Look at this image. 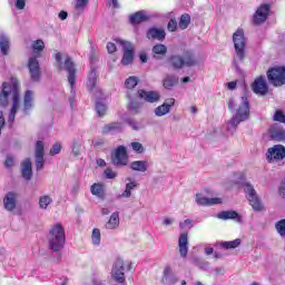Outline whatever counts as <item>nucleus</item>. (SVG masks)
<instances>
[{
	"label": "nucleus",
	"mask_w": 285,
	"mask_h": 285,
	"mask_svg": "<svg viewBox=\"0 0 285 285\" xmlns=\"http://www.w3.org/2000/svg\"><path fill=\"white\" fill-rule=\"evenodd\" d=\"M8 101H11L8 121L12 124L17 112H19V108H21V100L19 98V80L16 78H11L9 81L2 83L0 105L8 106Z\"/></svg>",
	"instance_id": "1"
},
{
	"label": "nucleus",
	"mask_w": 285,
	"mask_h": 285,
	"mask_svg": "<svg viewBox=\"0 0 285 285\" xmlns=\"http://www.w3.org/2000/svg\"><path fill=\"white\" fill-rule=\"evenodd\" d=\"M229 110H235L233 118L227 121L228 132H235L237 130V125L242 121H247L250 117V106L248 105V97L243 96L239 99L230 98L228 101Z\"/></svg>",
	"instance_id": "2"
},
{
	"label": "nucleus",
	"mask_w": 285,
	"mask_h": 285,
	"mask_svg": "<svg viewBox=\"0 0 285 285\" xmlns=\"http://www.w3.org/2000/svg\"><path fill=\"white\" fill-rule=\"evenodd\" d=\"M47 239L49 248L55 253L63 249V246H66V229L63 228V225H61V223L52 225Z\"/></svg>",
	"instance_id": "3"
},
{
	"label": "nucleus",
	"mask_w": 285,
	"mask_h": 285,
	"mask_svg": "<svg viewBox=\"0 0 285 285\" xmlns=\"http://www.w3.org/2000/svg\"><path fill=\"white\" fill-rule=\"evenodd\" d=\"M233 42L237 59H239V61H244V57L246 55V38L244 37L243 29H237L233 35Z\"/></svg>",
	"instance_id": "4"
},
{
	"label": "nucleus",
	"mask_w": 285,
	"mask_h": 285,
	"mask_svg": "<svg viewBox=\"0 0 285 285\" xmlns=\"http://www.w3.org/2000/svg\"><path fill=\"white\" fill-rule=\"evenodd\" d=\"M110 275L117 284H126V264L124 259L118 258L114 262Z\"/></svg>",
	"instance_id": "5"
},
{
	"label": "nucleus",
	"mask_w": 285,
	"mask_h": 285,
	"mask_svg": "<svg viewBox=\"0 0 285 285\" xmlns=\"http://www.w3.org/2000/svg\"><path fill=\"white\" fill-rule=\"evenodd\" d=\"M267 79L272 86L285 85V67H273L267 71Z\"/></svg>",
	"instance_id": "6"
},
{
	"label": "nucleus",
	"mask_w": 285,
	"mask_h": 285,
	"mask_svg": "<svg viewBox=\"0 0 285 285\" xmlns=\"http://www.w3.org/2000/svg\"><path fill=\"white\" fill-rule=\"evenodd\" d=\"M244 190L247 195V199H248L253 210H255L256 213L264 210V205L262 204L259 196H257V191H255V188H253V185L245 184Z\"/></svg>",
	"instance_id": "7"
},
{
	"label": "nucleus",
	"mask_w": 285,
	"mask_h": 285,
	"mask_svg": "<svg viewBox=\"0 0 285 285\" xmlns=\"http://www.w3.org/2000/svg\"><path fill=\"white\" fill-rule=\"evenodd\" d=\"M285 158V147L284 145H275L267 149L266 159L269 164H277Z\"/></svg>",
	"instance_id": "8"
},
{
	"label": "nucleus",
	"mask_w": 285,
	"mask_h": 285,
	"mask_svg": "<svg viewBox=\"0 0 285 285\" xmlns=\"http://www.w3.org/2000/svg\"><path fill=\"white\" fill-rule=\"evenodd\" d=\"M206 195H208V191L206 190L196 194V204L198 206H217L224 203L223 198H219V197L208 198Z\"/></svg>",
	"instance_id": "9"
},
{
	"label": "nucleus",
	"mask_w": 285,
	"mask_h": 285,
	"mask_svg": "<svg viewBox=\"0 0 285 285\" xmlns=\"http://www.w3.org/2000/svg\"><path fill=\"white\" fill-rule=\"evenodd\" d=\"M271 13V6L269 4H261L256 12L254 13L253 22L256 26H259V23H264L266 19H268V14Z\"/></svg>",
	"instance_id": "10"
},
{
	"label": "nucleus",
	"mask_w": 285,
	"mask_h": 285,
	"mask_svg": "<svg viewBox=\"0 0 285 285\" xmlns=\"http://www.w3.org/2000/svg\"><path fill=\"white\" fill-rule=\"evenodd\" d=\"M117 43L122 47L124 57L121 60L122 66H128L132 63L134 53H132V45L128 41L118 40Z\"/></svg>",
	"instance_id": "11"
},
{
	"label": "nucleus",
	"mask_w": 285,
	"mask_h": 285,
	"mask_svg": "<svg viewBox=\"0 0 285 285\" xmlns=\"http://www.w3.org/2000/svg\"><path fill=\"white\" fill-rule=\"evenodd\" d=\"M252 89L256 95H266L268 92V83L266 82V78L263 76L257 77L252 83Z\"/></svg>",
	"instance_id": "12"
},
{
	"label": "nucleus",
	"mask_w": 285,
	"mask_h": 285,
	"mask_svg": "<svg viewBox=\"0 0 285 285\" xmlns=\"http://www.w3.org/2000/svg\"><path fill=\"white\" fill-rule=\"evenodd\" d=\"M112 163L115 166H127L128 165V154L126 151V147L119 146L112 158Z\"/></svg>",
	"instance_id": "13"
},
{
	"label": "nucleus",
	"mask_w": 285,
	"mask_h": 285,
	"mask_svg": "<svg viewBox=\"0 0 285 285\" xmlns=\"http://www.w3.org/2000/svg\"><path fill=\"white\" fill-rule=\"evenodd\" d=\"M19 195L14 191H9L4 195L3 206L6 210L12 212L17 208V199Z\"/></svg>",
	"instance_id": "14"
},
{
	"label": "nucleus",
	"mask_w": 285,
	"mask_h": 285,
	"mask_svg": "<svg viewBox=\"0 0 285 285\" xmlns=\"http://www.w3.org/2000/svg\"><path fill=\"white\" fill-rule=\"evenodd\" d=\"M28 68L31 75V79L33 81H39L41 71L39 70V61H37V58H33V57L29 58Z\"/></svg>",
	"instance_id": "15"
},
{
	"label": "nucleus",
	"mask_w": 285,
	"mask_h": 285,
	"mask_svg": "<svg viewBox=\"0 0 285 285\" xmlns=\"http://www.w3.org/2000/svg\"><path fill=\"white\" fill-rule=\"evenodd\" d=\"M63 69L68 72V82L70 83L71 88H75V81H77V77L75 76V63H72L70 58L66 59Z\"/></svg>",
	"instance_id": "16"
},
{
	"label": "nucleus",
	"mask_w": 285,
	"mask_h": 285,
	"mask_svg": "<svg viewBox=\"0 0 285 285\" xmlns=\"http://www.w3.org/2000/svg\"><path fill=\"white\" fill-rule=\"evenodd\" d=\"M36 168L37 170L43 168V141L41 140L36 142Z\"/></svg>",
	"instance_id": "17"
},
{
	"label": "nucleus",
	"mask_w": 285,
	"mask_h": 285,
	"mask_svg": "<svg viewBox=\"0 0 285 285\" xmlns=\"http://www.w3.org/2000/svg\"><path fill=\"white\" fill-rule=\"evenodd\" d=\"M138 97H140V99H144L145 101H148L149 104H155L160 99L159 92L157 91L139 90Z\"/></svg>",
	"instance_id": "18"
},
{
	"label": "nucleus",
	"mask_w": 285,
	"mask_h": 285,
	"mask_svg": "<svg viewBox=\"0 0 285 285\" xmlns=\"http://www.w3.org/2000/svg\"><path fill=\"white\" fill-rule=\"evenodd\" d=\"M126 181L127 184L125 190L119 197L124 199H129V197H132V190H135V188H137L139 184H137L136 180L130 177L126 178Z\"/></svg>",
	"instance_id": "19"
},
{
	"label": "nucleus",
	"mask_w": 285,
	"mask_h": 285,
	"mask_svg": "<svg viewBox=\"0 0 285 285\" xmlns=\"http://www.w3.org/2000/svg\"><path fill=\"white\" fill-rule=\"evenodd\" d=\"M173 106H175V98H170L167 100V104H163V105L158 106L155 109L156 117H164V115H168V112H170V108H173Z\"/></svg>",
	"instance_id": "20"
},
{
	"label": "nucleus",
	"mask_w": 285,
	"mask_h": 285,
	"mask_svg": "<svg viewBox=\"0 0 285 285\" xmlns=\"http://www.w3.org/2000/svg\"><path fill=\"white\" fill-rule=\"evenodd\" d=\"M178 248H179L180 257H186L188 255V234L187 233L180 234L178 239Z\"/></svg>",
	"instance_id": "21"
},
{
	"label": "nucleus",
	"mask_w": 285,
	"mask_h": 285,
	"mask_svg": "<svg viewBox=\"0 0 285 285\" xmlns=\"http://www.w3.org/2000/svg\"><path fill=\"white\" fill-rule=\"evenodd\" d=\"M35 106V92L32 90H27L23 98L22 112L28 114V110L32 109Z\"/></svg>",
	"instance_id": "22"
},
{
	"label": "nucleus",
	"mask_w": 285,
	"mask_h": 285,
	"mask_svg": "<svg viewBox=\"0 0 285 285\" xmlns=\"http://www.w3.org/2000/svg\"><path fill=\"white\" fill-rule=\"evenodd\" d=\"M218 219H235L238 224H242V216L235 210H226L217 214Z\"/></svg>",
	"instance_id": "23"
},
{
	"label": "nucleus",
	"mask_w": 285,
	"mask_h": 285,
	"mask_svg": "<svg viewBox=\"0 0 285 285\" xmlns=\"http://www.w3.org/2000/svg\"><path fill=\"white\" fill-rule=\"evenodd\" d=\"M21 173L23 179H27V181H29V179H32V163L30 161V159L23 160L21 165Z\"/></svg>",
	"instance_id": "24"
},
{
	"label": "nucleus",
	"mask_w": 285,
	"mask_h": 285,
	"mask_svg": "<svg viewBox=\"0 0 285 285\" xmlns=\"http://www.w3.org/2000/svg\"><path fill=\"white\" fill-rule=\"evenodd\" d=\"M149 17L146 11H138L129 17L130 23L137 26V23H142V21H148Z\"/></svg>",
	"instance_id": "25"
},
{
	"label": "nucleus",
	"mask_w": 285,
	"mask_h": 285,
	"mask_svg": "<svg viewBox=\"0 0 285 285\" xmlns=\"http://www.w3.org/2000/svg\"><path fill=\"white\" fill-rule=\"evenodd\" d=\"M147 37L149 39H158V41H161V39H166V31L164 29L153 28L147 32Z\"/></svg>",
	"instance_id": "26"
},
{
	"label": "nucleus",
	"mask_w": 285,
	"mask_h": 285,
	"mask_svg": "<svg viewBox=\"0 0 285 285\" xmlns=\"http://www.w3.org/2000/svg\"><path fill=\"white\" fill-rule=\"evenodd\" d=\"M105 226L107 230H115L116 228H119V213L111 214Z\"/></svg>",
	"instance_id": "27"
},
{
	"label": "nucleus",
	"mask_w": 285,
	"mask_h": 285,
	"mask_svg": "<svg viewBox=\"0 0 285 285\" xmlns=\"http://www.w3.org/2000/svg\"><path fill=\"white\" fill-rule=\"evenodd\" d=\"M271 137L276 141H285V130L281 127H273L271 129Z\"/></svg>",
	"instance_id": "28"
},
{
	"label": "nucleus",
	"mask_w": 285,
	"mask_h": 285,
	"mask_svg": "<svg viewBox=\"0 0 285 285\" xmlns=\"http://www.w3.org/2000/svg\"><path fill=\"white\" fill-rule=\"evenodd\" d=\"M90 190L91 195H95V197H98L99 199H104V197H106V190L101 184L91 185Z\"/></svg>",
	"instance_id": "29"
},
{
	"label": "nucleus",
	"mask_w": 285,
	"mask_h": 285,
	"mask_svg": "<svg viewBox=\"0 0 285 285\" xmlns=\"http://www.w3.org/2000/svg\"><path fill=\"white\" fill-rule=\"evenodd\" d=\"M130 168L138 173H146L148 170V163L146 160H136L131 163Z\"/></svg>",
	"instance_id": "30"
},
{
	"label": "nucleus",
	"mask_w": 285,
	"mask_h": 285,
	"mask_svg": "<svg viewBox=\"0 0 285 285\" xmlns=\"http://www.w3.org/2000/svg\"><path fill=\"white\" fill-rule=\"evenodd\" d=\"M177 83H179V78H177V76H167L163 81V86L167 90H170V88L177 86Z\"/></svg>",
	"instance_id": "31"
},
{
	"label": "nucleus",
	"mask_w": 285,
	"mask_h": 285,
	"mask_svg": "<svg viewBox=\"0 0 285 285\" xmlns=\"http://www.w3.org/2000/svg\"><path fill=\"white\" fill-rule=\"evenodd\" d=\"M0 50L2 55H8L10 50V39L6 35L0 36Z\"/></svg>",
	"instance_id": "32"
},
{
	"label": "nucleus",
	"mask_w": 285,
	"mask_h": 285,
	"mask_svg": "<svg viewBox=\"0 0 285 285\" xmlns=\"http://www.w3.org/2000/svg\"><path fill=\"white\" fill-rule=\"evenodd\" d=\"M184 63L187 67L190 66H197V58H195V55L193 52L187 51L183 55Z\"/></svg>",
	"instance_id": "33"
},
{
	"label": "nucleus",
	"mask_w": 285,
	"mask_h": 285,
	"mask_svg": "<svg viewBox=\"0 0 285 285\" xmlns=\"http://www.w3.org/2000/svg\"><path fill=\"white\" fill-rule=\"evenodd\" d=\"M174 277V274H173V266L170 265H166L164 267V271H163V282L165 284H169L170 279H173Z\"/></svg>",
	"instance_id": "34"
},
{
	"label": "nucleus",
	"mask_w": 285,
	"mask_h": 285,
	"mask_svg": "<svg viewBox=\"0 0 285 285\" xmlns=\"http://www.w3.org/2000/svg\"><path fill=\"white\" fill-rule=\"evenodd\" d=\"M95 86H97V71L91 70L87 79V88L88 90H95Z\"/></svg>",
	"instance_id": "35"
},
{
	"label": "nucleus",
	"mask_w": 285,
	"mask_h": 285,
	"mask_svg": "<svg viewBox=\"0 0 285 285\" xmlns=\"http://www.w3.org/2000/svg\"><path fill=\"white\" fill-rule=\"evenodd\" d=\"M153 52H154V57L156 58L165 57L166 52H168V48H166L165 45H156L153 48Z\"/></svg>",
	"instance_id": "36"
},
{
	"label": "nucleus",
	"mask_w": 285,
	"mask_h": 285,
	"mask_svg": "<svg viewBox=\"0 0 285 285\" xmlns=\"http://www.w3.org/2000/svg\"><path fill=\"white\" fill-rule=\"evenodd\" d=\"M50 204H52V197L43 195L39 198V208L42 210H46Z\"/></svg>",
	"instance_id": "37"
},
{
	"label": "nucleus",
	"mask_w": 285,
	"mask_h": 285,
	"mask_svg": "<svg viewBox=\"0 0 285 285\" xmlns=\"http://www.w3.org/2000/svg\"><path fill=\"white\" fill-rule=\"evenodd\" d=\"M170 63L174 68H184V56H173L170 58Z\"/></svg>",
	"instance_id": "38"
},
{
	"label": "nucleus",
	"mask_w": 285,
	"mask_h": 285,
	"mask_svg": "<svg viewBox=\"0 0 285 285\" xmlns=\"http://www.w3.org/2000/svg\"><path fill=\"white\" fill-rule=\"evenodd\" d=\"M188 26H190V16L183 14L180 17V21L178 23V28H180V30H186V28H188Z\"/></svg>",
	"instance_id": "39"
},
{
	"label": "nucleus",
	"mask_w": 285,
	"mask_h": 285,
	"mask_svg": "<svg viewBox=\"0 0 285 285\" xmlns=\"http://www.w3.org/2000/svg\"><path fill=\"white\" fill-rule=\"evenodd\" d=\"M239 244H242V240L239 238H236L234 240H230V242H223L220 243V246L223 248H237V246H239Z\"/></svg>",
	"instance_id": "40"
},
{
	"label": "nucleus",
	"mask_w": 285,
	"mask_h": 285,
	"mask_svg": "<svg viewBox=\"0 0 285 285\" xmlns=\"http://www.w3.org/2000/svg\"><path fill=\"white\" fill-rule=\"evenodd\" d=\"M91 242L95 244V246H99V244H101V232L99 228H95L92 230Z\"/></svg>",
	"instance_id": "41"
},
{
	"label": "nucleus",
	"mask_w": 285,
	"mask_h": 285,
	"mask_svg": "<svg viewBox=\"0 0 285 285\" xmlns=\"http://www.w3.org/2000/svg\"><path fill=\"white\" fill-rule=\"evenodd\" d=\"M88 1H90V0H76L75 11L83 12V10H86V8L88 7Z\"/></svg>",
	"instance_id": "42"
},
{
	"label": "nucleus",
	"mask_w": 285,
	"mask_h": 285,
	"mask_svg": "<svg viewBox=\"0 0 285 285\" xmlns=\"http://www.w3.org/2000/svg\"><path fill=\"white\" fill-rule=\"evenodd\" d=\"M139 83V79L135 76L129 77L126 81H125V86L126 88H128L129 90H132V88H135L137 85Z\"/></svg>",
	"instance_id": "43"
},
{
	"label": "nucleus",
	"mask_w": 285,
	"mask_h": 285,
	"mask_svg": "<svg viewBox=\"0 0 285 285\" xmlns=\"http://www.w3.org/2000/svg\"><path fill=\"white\" fill-rule=\"evenodd\" d=\"M124 126L120 122H112L105 127V132H112L115 130H121Z\"/></svg>",
	"instance_id": "44"
},
{
	"label": "nucleus",
	"mask_w": 285,
	"mask_h": 285,
	"mask_svg": "<svg viewBox=\"0 0 285 285\" xmlns=\"http://www.w3.org/2000/svg\"><path fill=\"white\" fill-rule=\"evenodd\" d=\"M276 230L282 236L285 235V219H282L278 223H276Z\"/></svg>",
	"instance_id": "45"
},
{
	"label": "nucleus",
	"mask_w": 285,
	"mask_h": 285,
	"mask_svg": "<svg viewBox=\"0 0 285 285\" xmlns=\"http://www.w3.org/2000/svg\"><path fill=\"white\" fill-rule=\"evenodd\" d=\"M96 110H97L98 115L100 117H102V115H106L107 107H106V105H104L101 102H97L96 104Z\"/></svg>",
	"instance_id": "46"
},
{
	"label": "nucleus",
	"mask_w": 285,
	"mask_h": 285,
	"mask_svg": "<svg viewBox=\"0 0 285 285\" xmlns=\"http://www.w3.org/2000/svg\"><path fill=\"white\" fill-rule=\"evenodd\" d=\"M33 50H37L38 52H41L46 48V45L43 43V40H37L32 45Z\"/></svg>",
	"instance_id": "47"
},
{
	"label": "nucleus",
	"mask_w": 285,
	"mask_h": 285,
	"mask_svg": "<svg viewBox=\"0 0 285 285\" xmlns=\"http://www.w3.org/2000/svg\"><path fill=\"white\" fill-rule=\"evenodd\" d=\"M179 227L181 228V230H186V228H193V222L187 218L184 222L179 223Z\"/></svg>",
	"instance_id": "48"
},
{
	"label": "nucleus",
	"mask_w": 285,
	"mask_h": 285,
	"mask_svg": "<svg viewBox=\"0 0 285 285\" xmlns=\"http://www.w3.org/2000/svg\"><path fill=\"white\" fill-rule=\"evenodd\" d=\"M274 121H281V124H285V116L282 111L277 110L274 114Z\"/></svg>",
	"instance_id": "49"
},
{
	"label": "nucleus",
	"mask_w": 285,
	"mask_h": 285,
	"mask_svg": "<svg viewBox=\"0 0 285 285\" xmlns=\"http://www.w3.org/2000/svg\"><path fill=\"white\" fill-rule=\"evenodd\" d=\"M61 153V144H55L50 149V155H59Z\"/></svg>",
	"instance_id": "50"
},
{
	"label": "nucleus",
	"mask_w": 285,
	"mask_h": 285,
	"mask_svg": "<svg viewBox=\"0 0 285 285\" xmlns=\"http://www.w3.org/2000/svg\"><path fill=\"white\" fill-rule=\"evenodd\" d=\"M131 148L135 153H144V145L140 142H131Z\"/></svg>",
	"instance_id": "51"
},
{
	"label": "nucleus",
	"mask_w": 285,
	"mask_h": 285,
	"mask_svg": "<svg viewBox=\"0 0 285 285\" xmlns=\"http://www.w3.org/2000/svg\"><path fill=\"white\" fill-rule=\"evenodd\" d=\"M105 176L107 179H115V177H117V173H115L111 168H107L105 170Z\"/></svg>",
	"instance_id": "52"
},
{
	"label": "nucleus",
	"mask_w": 285,
	"mask_h": 285,
	"mask_svg": "<svg viewBox=\"0 0 285 285\" xmlns=\"http://www.w3.org/2000/svg\"><path fill=\"white\" fill-rule=\"evenodd\" d=\"M169 32H175L177 30V21L170 20L167 26Z\"/></svg>",
	"instance_id": "53"
},
{
	"label": "nucleus",
	"mask_w": 285,
	"mask_h": 285,
	"mask_svg": "<svg viewBox=\"0 0 285 285\" xmlns=\"http://www.w3.org/2000/svg\"><path fill=\"white\" fill-rule=\"evenodd\" d=\"M4 166L7 168H12V166H14V158H12V156H8L4 161Z\"/></svg>",
	"instance_id": "54"
},
{
	"label": "nucleus",
	"mask_w": 285,
	"mask_h": 285,
	"mask_svg": "<svg viewBox=\"0 0 285 285\" xmlns=\"http://www.w3.org/2000/svg\"><path fill=\"white\" fill-rule=\"evenodd\" d=\"M107 50L110 55H112V52H117V45H115L114 42H108Z\"/></svg>",
	"instance_id": "55"
},
{
	"label": "nucleus",
	"mask_w": 285,
	"mask_h": 285,
	"mask_svg": "<svg viewBox=\"0 0 285 285\" xmlns=\"http://www.w3.org/2000/svg\"><path fill=\"white\" fill-rule=\"evenodd\" d=\"M164 226H173L175 224V218L166 217L163 220Z\"/></svg>",
	"instance_id": "56"
},
{
	"label": "nucleus",
	"mask_w": 285,
	"mask_h": 285,
	"mask_svg": "<svg viewBox=\"0 0 285 285\" xmlns=\"http://www.w3.org/2000/svg\"><path fill=\"white\" fill-rule=\"evenodd\" d=\"M16 8H18V10H23L26 8V0H17Z\"/></svg>",
	"instance_id": "57"
},
{
	"label": "nucleus",
	"mask_w": 285,
	"mask_h": 285,
	"mask_svg": "<svg viewBox=\"0 0 285 285\" xmlns=\"http://www.w3.org/2000/svg\"><path fill=\"white\" fill-rule=\"evenodd\" d=\"M128 124L134 130H139V128H141V126H139V124L135 122L134 120H129Z\"/></svg>",
	"instance_id": "58"
},
{
	"label": "nucleus",
	"mask_w": 285,
	"mask_h": 285,
	"mask_svg": "<svg viewBox=\"0 0 285 285\" xmlns=\"http://www.w3.org/2000/svg\"><path fill=\"white\" fill-rule=\"evenodd\" d=\"M226 86H227L228 90H235L237 88V82L230 81V82H227Z\"/></svg>",
	"instance_id": "59"
},
{
	"label": "nucleus",
	"mask_w": 285,
	"mask_h": 285,
	"mask_svg": "<svg viewBox=\"0 0 285 285\" xmlns=\"http://www.w3.org/2000/svg\"><path fill=\"white\" fill-rule=\"evenodd\" d=\"M139 59L142 63H146V61H148V56L146 55V52H141L139 55Z\"/></svg>",
	"instance_id": "60"
},
{
	"label": "nucleus",
	"mask_w": 285,
	"mask_h": 285,
	"mask_svg": "<svg viewBox=\"0 0 285 285\" xmlns=\"http://www.w3.org/2000/svg\"><path fill=\"white\" fill-rule=\"evenodd\" d=\"M59 19H61V21H66V19H68V12L60 11L59 12Z\"/></svg>",
	"instance_id": "61"
},
{
	"label": "nucleus",
	"mask_w": 285,
	"mask_h": 285,
	"mask_svg": "<svg viewBox=\"0 0 285 285\" xmlns=\"http://www.w3.org/2000/svg\"><path fill=\"white\" fill-rule=\"evenodd\" d=\"M97 165L100 166V168H104L106 166V160L99 158L97 159Z\"/></svg>",
	"instance_id": "62"
},
{
	"label": "nucleus",
	"mask_w": 285,
	"mask_h": 285,
	"mask_svg": "<svg viewBox=\"0 0 285 285\" xmlns=\"http://www.w3.org/2000/svg\"><path fill=\"white\" fill-rule=\"evenodd\" d=\"M137 108H139V105L135 104V102H131L129 105V110H134V111H137Z\"/></svg>",
	"instance_id": "63"
},
{
	"label": "nucleus",
	"mask_w": 285,
	"mask_h": 285,
	"mask_svg": "<svg viewBox=\"0 0 285 285\" xmlns=\"http://www.w3.org/2000/svg\"><path fill=\"white\" fill-rule=\"evenodd\" d=\"M90 285H104V284H101V281L94 279L91 281Z\"/></svg>",
	"instance_id": "64"
}]
</instances>
